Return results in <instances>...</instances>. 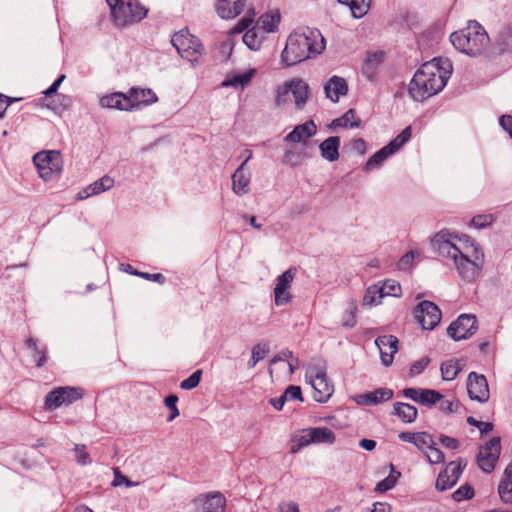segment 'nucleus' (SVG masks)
I'll return each instance as SVG.
<instances>
[{"label":"nucleus","instance_id":"1","mask_svg":"<svg viewBox=\"0 0 512 512\" xmlns=\"http://www.w3.org/2000/svg\"><path fill=\"white\" fill-rule=\"evenodd\" d=\"M448 230H441L431 240V245L441 254L446 253L452 258L460 277L467 281H474L481 273L484 261V253L479 245L470 244L463 248L446 239Z\"/></svg>","mask_w":512,"mask_h":512},{"label":"nucleus","instance_id":"2","mask_svg":"<svg viewBox=\"0 0 512 512\" xmlns=\"http://www.w3.org/2000/svg\"><path fill=\"white\" fill-rule=\"evenodd\" d=\"M452 63L448 59L434 58L421 65L408 85V93L422 102L439 93L452 74Z\"/></svg>","mask_w":512,"mask_h":512},{"label":"nucleus","instance_id":"3","mask_svg":"<svg viewBox=\"0 0 512 512\" xmlns=\"http://www.w3.org/2000/svg\"><path fill=\"white\" fill-rule=\"evenodd\" d=\"M324 49L325 39L320 31L307 27L303 31H294L289 35L281 60L286 66H293L316 57Z\"/></svg>","mask_w":512,"mask_h":512},{"label":"nucleus","instance_id":"4","mask_svg":"<svg viewBox=\"0 0 512 512\" xmlns=\"http://www.w3.org/2000/svg\"><path fill=\"white\" fill-rule=\"evenodd\" d=\"M450 41L458 51L471 57H476L485 52L490 38L479 22L470 20L465 28L455 31L450 35Z\"/></svg>","mask_w":512,"mask_h":512},{"label":"nucleus","instance_id":"5","mask_svg":"<svg viewBox=\"0 0 512 512\" xmlns=\"http://www.w3.org/2000/svg\"><path fill=\"white\" fill-rule=\"evenodd\" d=\"M116 26L125 27L144 19L148 10L139 0H107Z\"/></svg>","mask_w":512,"mask_h":512},{"label":"nucleus","instance_id":"6","mask_svg":"<svg viewBox=\"0 0 512 512\" xmlns=\"http://www.w3.org/2000/svg\"><path fill=\"white\" fill-rule=\"evenodd\" d=\"M33 163L39 176L44 181H50L60 176L62 171V156L59 151H40L33 156Z\"/></svg>","mask_w":512,"mask_h":512},{"label":"nucleus","instance_id":"7","mask_svg":"<svg viewBox=\"0 0 512 512\" xmlns=\"http://www.w3.org/2000/svg\"><path fill=\"white\" fill-rule=\"evenodd\" d=\"M412 135L411 126L404 128L394 139L387 145L375 152L365 163L364 172H370L374 168L379 167L388 157L395 154L404 144H406Z\"/></svg>","mask_w":512,"mask_h":512},{"label":"nucleus","instance_id":"8","mask_svg":"<svg viewBox=\"0 0 512 512\" xmlns=\"http://www.w3.org/2000/svg\"><path fill=\"white\" fill-rule=\"evenodd\" d=\"M171 43L181 57L191 62L196 61L204 51L200 40L190 34L187 28L176 32L171 38Z\"/></svg>","mask_w":512,"mask_h":512},{"label":"nucleus","instance_id":"9","mask_svg":"<svg viewBox=\"0 0 512 512\" xmlns=\"http://www.w3.org/2000/svg\"><path fill=\"white\" fill-rule=\"evenodd\" d=\"M335 439V433L327 427L308 428L303 430V434L294 441L290 452L295 454L310 444H333Z\"/></svg>","mask_w":512,"mask_h":512},{"label":"nucleus","instance_id":"10","mask_svg":"<svg viewBox=\"0 0 512 512\" xmlns=\"http://www.w3.org/2000/svg\"><path fill=\"white\" fill-rule=\"evenodd\" d=\"M501 453V438L492 437L479 449L477 454V464L485 473H491L496 466Z\"/></svg>","mask_w":512,"mask_h":512},{"label":"nucleus","instance_id":"11","mask_svg":"<svg viewBox=\"0 0 512 512\" xmlns=\"http://www.w3.org/2000/svg\"><path fill=\"white\" fill-rule=\"evenodd\" d=\"M478 329V320L475 315L461 314L447 328V334L454 340L460 341L468 339L476 333Z\"/></svg>","mask_w":512,"mask_h":512},{"label":"nucleus","instance_id":"12","mask_svg":"<svg viewBox=\"0 0 512 512\" xmlns=\"http://www.w3.org/2000/svg\"><path fill=\"white\" fill-rule=\"evenodd\" d=\"M442 313L432 301L424 300L415 308V318L424 330H433L441 321Z\"/></svg>","mask_w":512,"mask_h":512},{"label":"nucleus","instance_id":"13","mask_svg":"<svg viewBox=\"0 0 512 512\" xmlns=\"http://www.w3.org/2000/svg\"><path fill=\"white\" fill-rule=\"evenodd\" d=\"M467 392L471 400L486 403L489 400V386L482 374L471 372L467 379Z\"/></svg>","mask_w":512,"mask_h":512},{"label":"nucleus","instance_id":"14","mask_svg":"<svg viewBox=\"0 0 512 512\" xmlns=\"http://www.w3.org/2000/svg\"><path fill=\"white\" fill-rule=\"evenodd\" d=\"M398 338L394 335H382L376 338L375 344L380 349L382 364L390 366L393 362V356L398 351Z\"/></svg>","mask_w":512,"mask_h":512},{"label":"nucleus","instance_id":"15","mask_svg":"<svg viewBox=\"0 0 512 512\" xmlns=\"http://www.w3.org/2000/svg\"><path fill=\"white\" fill-rule=\"evenodd\" d=\"M246 152H248V157L243 160L241 165L232 175V189L237 195H244L249 192L250 173L246 172L244 167L252 157V151L247 149Z\"/></svg>","mask_w":512,"mask_h":512},{"label":"nucleus","instance_id":"16","mask_svg":"<svg viewBox=\"0 0 512 512\" xmlns=\"http://www.w3.org/2000/svg\"><path fill=\"white\" fill-rule=\"evenodd\" d=\"M129 105L132 106V110L140 109L142 107L151 105L157 102V95L151 89H141L132 87L127 92Z\"/></svg>","mask_w":512,"mask_h":512},{"label":"nucleus","instance_id":"17","mask_svg":"<svg viewBox=\"0 0 512 512\" xmlns=\"http://www.w3.org/2000/svg\"><path fill=\"white\" fill-rule=\"evenodd\" d=\"M311 384L314 389L313 398L319 403L327 402L334 392V387L328 382L324 371L317 372Z\"/></svg>","mask_w":512,"mask_h":512},{"label":"nucleus","instance_id":"18","mask_svg":"<svg viewBox=\"0 0 512 512\" xmlns=\"http://www.w3.org/2000/svg\"><path fill=\"white\" fill-rule=\"evenodd\" d=\"M394 392L389 388H377L373 391L359 394L355 400L359 405L371 406L392 399Z\"/></svg>","mask_w":512,"mask_h":512},{"label":"nucleus","instance_id":"19","mask_svg":"<svg viewBox=\"0 0 512 512\" xmlns=\"http://www.w3.org/2000/svg\"><path fill=\"white\" fill-rule=\"evenodd\" d=\"M114 186V179L109 175H104L92 184L88 185L76 194V200H85L91 196L98 195L110 190Z\"/></svg>","mask_w":512,"mask_h":512},{"label":"nucleus","instance_id":"20","mask_svg":"<svg viewBox=\"0 0 512 512\" xmlns=\"http://www.w3.org/2000/svg\"><path fill=\"white\" fill-rule=\"evenodd\" d=\"M324 92L328 99L336 103L347 94L348 84L344 78L334 75L324 85Z\"/></svg>","mask_w":512,"mask_h":512},{"label":"nucleus","instance_id":"21","mask_svg":"<svg viewBox=\"0 0 512 512\" xmlns=\"http://www.w3.org/2000/svg\"><path fill=\"white\" fill-rule=\"evenodd\" d=\"M247 0H218L216 4L217 14L222 19H231L240 15Z\"/></svg>","mask_w":512,"mask_h":512},{"label":"nucleus","instance_id":"22","mask_svg":"<svg viewBox=\"0 0 512 512\" xmlns=\"http://www.w3.org/2000/svg\"><path fill=\"white\" fill-rule=\"evenodd\" d=\"M317 132V127L313 120L294 127V129L285 136L286 142L299 143L312 137Z\"/></svg>","mask_w":512,"mask_h":512},{"label":"nucleus","instance_id":"23","mask_svg":"<svg viewBox=\"0 0 512 512\" xmlns=\"http://www.w3.org/2000/svg\"><path fill=\"white\" fill-rule=\"evenodd\" d=\"M25 346L31 351V358L33 359L37 368L43 367L48 360V347L45 344H39L38 339L28 337L25 340Z\"/></svg>","mask_w":512,"mask_h":512},{"label":"nucleus","instance_id":"24","mask_svg":"<svg viewBox=\"0 0 512 512\" xmlns=\"http://www.w3.org/2000/svg\"><path fill=\"white\" fill-rule=\"evenodd\" d=\"M289 91L292 93L297 109L301 110L308 99L309 85L303 79H292L288 82Z\"/></svg>","mask_w":512,"mask_h":512},{"label":"nucleus","instance_id":"25","mask_svg":"<svg viewBox=\"0 0 512 512\" xmlns=\"http://www.w3.org/2000/svg\"><path fill=\"white\" fill-rule=\"evenodd\" d=\"M102 107L118 109L121 111H132V106L129 105L127 93L115 92L106 95L100 99Z\"/></svg>","mask_w":512,"mask_h":512},{"label":"nucleus","instance_id":"26","mask_svg":"<svg viewBox=\"0 0 512 512\" xmlns=\"http://www.w3.org/2000/svg\"><path fill=\"white\" fill-rule=\"evenodd\" d=\"M195 502H202L200 509L204 512H223L226 499L220 492H215L204 499L198 498Z\"/></svg>","mask_w":512,"mask_h":512},{"label":"nucleus","instance_id":"27","mask_svg":"<svg viewBox=\"0 0 512 512\" xmlns=\"http://www.w3.org/2000/svg\"><path fill=\"white\" fill-rule=\"evenodd\" d=\"M340 138L338 136H330L320 145L321 156L329 162L337 161L339 158Z\"/></svg>","mask_w":512,"mask_h":512},{"label":"nucleus","instance_id":"28","mask_svg":"<svg viewBox=\"0 0 512 512\" xmlns=\"http://www.w3.org/2000/svg\"><path fill=\"white\" fill-rule=\"evenodd\" d=\"M392 414L404 423H413L418 417V409L409 403L395 402Z\"/></svg>","mask_w":512,"mask_h":512},{"label":"nucleus","instance_id":"29","mask_svg":"<svg viewBox=\"0 0 512 512\" xmlns=\"http://www.w3.org/2000/svg\"><path fill=\"white\" fill-rule=\"evenodd\" d=\"M361 125L360 119H355V110L349 109L342 116L332 120L331 128H358Z\"/></svg>","mask_w":512,"mask_h":512},{"label":"nucleus","instance_id":"30","mask_svg":"<svg viewBox=\"0 0 512 512\" xmlns=\"http://www.w3.org/2000/svg\"><path fill=\"white\" fill-rule=\"evenodd\" d=\"M280 22V15L277 12L276 14H264L260 16L257 21L256 26L261 30L262 34L271 33L276 31L278 24Z\"/></svg>","mask_w":512,"mask_h":512},{"label":"nucleus","instance_id":"31","mask_svg":"<svg viewBox=\"0 0 512 512\" xmlns=\"http://www.w3.org/2000/svg\"><path fill=\"white\" fill-rule=\"evenodd\" d=\"M255 70L250 69L244 73L240 74H234L232 76H229L227 79H225L222 83L223 86L228 87L232 86L234 88L241 87L248 85L254 76Z\"/></svg>","mask_w":512,"mask_h":512},{"label":"nucleus","instance_id":"32","mask_svg":"<svg viewBox=\"0 0 512 512\" xmlns=\"http://www.w3.org/2000/svg\"><path fill=\"white\" fill-rule=\"evenodd\" d=\"M270 352L269 342H261L253 346L251 351V357L247 362L249 369L254 368L257 363L264 359Z\"/></svg>","mask_w":512,"mask_h":512},{"label":"nucleus","instance_id":"33","mask_svg":"<svg viewBox=\"0 0 512 512\" xmlns=\"http://www.w3.org/2000/svg\"><path fill=\"white\" fill-rule=\"evenodd\" d=\"M263 38L264 34L261 33V30L257 26H254L245 32L243 42L249 49L258 50L261 47Z\"/></svg>","mask_w":512,"mask_h":512},{"label":"nucleus","instance_id":"34","mask_svg":"<svg viewBox=\"0 0 512 512\" xmlns=\"http://www.w3.org/2000/svg\"><path fill=\"white\" fill-rule=\"evenodd\" d=\"M442 379L445 381L454 380L459 372L462 370V366L460 365L458 360H448L441 364L440 367Z\"/></svg>","mask_w":512,"mask_h":512},{"label":"nucleus","instance_id":"35","mask_svg":"<svg viewBox=\"0 0 512 512\" xmlns=\"http://www.w3.org/2000/svg\"><path fill=\"white\" fill-rule=\"evenodd\" d=\"M443 399V395L434 389H427L422 388L420 397H419V404L431 407L441 401Z\"/></svg>","mask_w":512,"mask_h":512},{"label":"nucleus","instance_id":"36","mask_svg":"<svg viewBox=\"0 0 512 512\" xmlns=\"http://www.w3.org/2000/svg\"><path fill=\"white\" fill-rule=\"evenodd\" d=\"M65 404L60 387L53 389L45 396L44 407L46 410H54Z\"/></svg>","mask_w":512,"mask_h":512},{"label":"nucleus","instance_id":"37","mask_svg":"<svg viewBox=\"0 0 512 512\" xmlns=\"http://www.w3.org/2000/svg\"><path fill=\"white\" fill-rule=\"evenodd\" d=\"M297 268L296 267H290L288 270L283 272L281 275H279L276 278V285L275 288H278L279 291L282 289L289 290L291 287V284L296 276Z\"/></svg>","mask_w":512,"mask_h":512},{"label":"nucleus","instance_id":"38","mask_svg":"<svg viewBox=\"0 0 512 512\" xmlns=\"http://www.w3.org/2000/svg\"><path fill=\"white\" fill-rule=\"evenodd\" d=\"M380 295L379 298H383L384 296H394L399 297L401 296L402 289L399 282L395 280H385L383 285L379 287Z\"/></svg>","mask_w":512,"mask_h":512},{"label":"nucleus","instance_id":"39","mask_svg":"<svg viewBox=\"0 0 512 512\" xmlns=\"http://www.w3.org/2000/svg\"><path fill=\"white\" fill-rule=\"evenodd\" d=\"M371 0H352L350 10L354 18L360 19L369 11Z\"/></svg>","mask_w":512,"mask_h":512},{"label":"nucleus","instance_id":"40","mask_svg":"<svg viewBox=\"0 0 512 512\" xmlns=\"http://www.w3.org/2000/svg\"><path fill=\"white\" fill-rule=\"evenodd\" d=\"M465 466L466 463L462 465V459L459 458L458 460L451 461L450 463H448L444 471L446 472V474H449L451 480L454 482V484H456Z\"/></svg>","mask_w":512,"mask_h":512},{"label":"nucleus","instance_id":"41","mask_svg":"<svg viewBox=\"0 0 512 512\" xmlns=\"http://www.w3.org/2000/svg\"><path fill=\"white\" fill-rule=\"evenodd\" d=\"M414 445L422 451L424 454L426 453V450L431 448L432 445H435V442L432 438V436L428 432H416Z\"/></svg>","mask_w":512,"mask_h":512},{"label":"nucleus","instance_id":"42","mask_svg":"<svg viewBox=\"0 0 512 512\" xmlns=\"http://www.w3.org/2000/svg\"><path fill=\"white\" fill-rule=\"evenodd\" d=\"M474 495V488L469 483H465L453 492L452 498L456 502H462L464 500L472 499Z\"/></svg>","mask_w":512,"mask_h":512},{"label":"nucleus","instance_id":"43","mask_svg":"<svg viewBox=\"0 0 512 512\" xmlns=\"http://www.w3.org/2000/svg\"><path fill=\"white\" fill-rule=\"evenodd\" d=\"M499 496L505 504L512 503V480L502 478L498 485Z\"/></svg>","mask_w":512,"mask_h":512},{"label":"nucleus","instance_id":"44","mask_svg":"<svg viewBox=\"0 0 512 512\" xmlns=\"http://www.w3.org/2000/svg\"><path fill=\"white\" fill-rule=\"evenodd\" d=\"M65 404H71L83 397V390L75 387H60Z\"/></svg>","mask_w":512,"mask_h":512},{"label":"nucleus","instance_id":"45","mask_svg":"<svg viewBox=\"0 0 512 512\" xmlns=\"http://www.w3.org/2000/svg\"><path fill=\"white\" fill-rule=\"evenodd\" d=\"M177 402H178V396L175 394H170V395L166 396L164 399V404L170 411V414L167 417L168 422L173 421L180 414L179 409L177 407Z\"/></svg>","mask_w":512,"mask_h":512},{"label":"nucleus","instance_id":"46","mask_svg":"<svg viewBox=\"0 0 512 512\" xmlns=\"http://www.w3.org/2000/svg\"><path fill=\"white\" fill-rule=\"evenodd\" d=\"M203 371L201 369H198L194 371L188 378L184 379L180 383V388L183 390H192L196 388L202 378Z\"/></svg>","mask_w":512,"mask_h":512},{"label":"nucleus","instance_id":"47","mask_svg":"<svg viewBox=\"0 0 512 512\" xmlns=\"http://www.w3.org/2000/svg\"><path fill=\"white\" fill-rule=\"evenodd\" d=\"M380 290L377 285L368 287L363 298L364 305H377L381 302L382 298H379Z\"/></svg>","mask_w":512,"mask_h":512},{"label":"nucleus","instance_id":"48","mask_svg":"<svg viewBox=\"0 0 512 512\" xmlns=\"http://www.w3.org/2000/svg\"><path fill=\"white\" fill-rule=\"evenodd\" d=\"M454 485L455 484L451 480L449 474H446L444 470L439 473L435 484V487L438 491H446L447 489H450Z\"/></svg>","mask_w":512,"mask_h":512},{"label":"nucleus","instance_id":"49","mask_svg":"<svg viewBox=\"0 0 512 512\" xmlns=\"http://www.w3.org/2000/svg\"><path fill=\"white\" fill-rule=\"evenodd\" d=\"M429 450L431 454L425 453L424 456L430 464H440L444 462L445 455L439 448L436 447V444L432 445Z\"/></svg>","mask_w":512,"mask_h":512},{"label":"nucleus","instance_id":"50","mask_svg":"<svg viewBox=\"0 0 512 512\" xmlns=\"http://www.w3.org/2000/svg\"><path fill=\"white\" fill-rule=\"evenodd\" d=\"M397 482V477L392 474L388 475L386 478L381 480L376 484L375 492L384 493L390 489H392Z\"/></svg>","mask_w":512,"mask_h":512},{"label":"nucleus","instance_id":"51","mask_svg":"<svg viewBox=\"0 0 512 512\" xmlns=\"http://www.w3.org/2000/svg\"><path fill=\"white\" fill-rule=\"evenodd\" d=\"M255 11L254 8H250L247 14L239 20L235 27V32L241 33L247 29L254 21Z\"/></svg>","mask_w":512,"mask_h":512},{"label":"nucleus","instance_id":"52","mask_svg":"<svg viewBox=\"0 0 512 512\" xmlns=\"http://www.w3.org/2000/svg\"><path fill=\"white\" fill-rule=\"evenodd\" d=\"M467 423L471 426L477 427L480 430L481 435L488 434L494 428L492 422H483L476 420L474 417L469 416L467 418Z\"/></svg>","mask_w":512,"mask_h":512},{"label":"nucleus","instance_id":"53","mask_svg":"<svg viewBox=\"0 0 512 512\" xmlns=\"http://www.w3.org/2000/svg\"><path fill=\"white\" fill-rule=\"evenodd\" d=\"M293 298V295L289 290L282 289L279 291L278 288H274V301L277 306H282L289 303Z\"/></svg>","mask_w":512,"mask_h":512},{"label":"nucleus","instance_id":"54","mask_svg":"<svg viewBox=\"0 0 512 512\" xmlns=\"http://www.w3.org/2000/svg\"><path fill=\"white\" fill-rule=\"evenodd\" d=\"M430 358L428 356L422 357L421 359L415 361L409 370L410 376H416L421 374L425 368L429 365Z\"/></svg>","mask_w":512,"mask_h":512},{"label":"nucleus","instance_id":"55","mask_svg":"<svg viewBox=\"0 0 512 512\" xmlns=\"http://www.w3.org/2000/svg\"><path fill=\"white\" fill-rule=\"evenodd\" d=\"M284 397L287 401L298 400L303 402L302 390L300 386L290 385L283 392Z\"/></svg>","mask_w":512,"mask_h":512},{"label":"nucleus","instance_id":"56","mask_svg":"<svg viewBox=\"0 0 512 512\" xmlns=\"http://www.w3.org/2000/svg\"><path fill=\"white\" fill-rule=\"evenodd\" d=\"M289 93H290V91H289L288 82L285 83L283 86L278 87V89L276 91V96H275L276 106H281V105L285 104L287 102Z\"/></svg>","mask_w":512,"mask_h":512},{"label":"nucleus","instance_id":"57","mask_svg":"<svg viewBox=\"0 0 512 512\" xmlns=\"http://www.w3.org/2000/svg\"><path fill=\"white\" fill-rule=\"evenodd\" d=\"M493 221L492 215H476L471 219V224L475 228H485Z\"/></svg>","mask_w":512,"mask_h":512},{"label":"nucleus","instance_id":"58","mask_svg":"<svg viewBox=\"0 0 512 512\" xmlns=\"http://www.w3.org/2000/svg\"><path fill=\"white\" fill-rule=\"evenodd\" d=\"M439 441L445 448L451 450H456L460 446V442L458 439L447 436L445 434H440Z\"/></svg>","mask_w":512,"mask_h":512},{"label":"nucleus","instance_id":"59","mask_svg":"<svg viewBox=\"0 0 512 512\" xmlns=\"http://www.w3.org/2000/svg\"><path fill=\"white\" fill-rule=\"evenodd\" d=\"M449 236H446L445 238L446 239H449L450 241L452 239H457L461 245L459 246L460 248H463L465 246H468L470 244H473V245H478L470 236H468L467 234H461V235H458V234H454V233H450L449 232Z\"/></svg>","mask_w":512,"mask_h":512},{"label":"nucleus","instance_id":"60","mask_svg":"<svg viewBox=\"0 0 512 512\" xmlns=\"http://www.w3.org/2000/svg\"><path fill=\"white\" fill-rule=\"evenodd\" d=\"M356 311H357V306L354 303H352L350 305V308L346 311L348 313V317L343 322L344 327L353 328L356 325V323H357Z\"/></svg>","mask_w":512,"mask_h":512},{"label":"nucleus","instance_id":"61","mask_svg":"<svg viewBox=\"0 0 512 512\" xmlns=\"http://www.w3.org/2000/svg\"><path fill=\"white\" fill-rule=\"evenodd\" d=\"M422 388H405L399 392V395H402L406 398H409L417 403H419V397L421 393Z\"/></svg>","mask_w":512,"mask_h":512},{"label":"nucleus","instance_id":"62","mask_svg":"<svg viewBox=\"0 0 512 512\" xmlns=\"http://www.w3.org/2000/svg\"><path fill=\"white\" fill-rule=\"evenodd\" d=\"M350 147L354 152L364 155L366 153V142L362 138L353 139L350 142Z\"/></svg>","mask_w":512,"mask_h":512},{"label":"nucleus","instance_id":"63","mask_svg":"<svg viewBox=\"0 0 512 512\" xmlns=\"http://www.w3.org/2000/svg\"><path fill=\"white\" fill-rule=\"evenodd\" d=\"M413 259H414V252L413 251L407 252L400 258V260L398 262L399 268L401 270H406V269L410 268L413 263Z\"/></svg>","mask_w":512,"mask_h":512},{"label":"nucleus","instance_id":"64","mask_svg":"<svg viewBox=\"0 0 512 512\" xmlns=\"http://www.w3.org/2000/svg\"><path fill=\"white\" fill-rule=\"evenodd\" d=\"M499 124L503 130H505L509 136L512 138V116L511 115H502L499 118Z\"/></svg>","mask_w":512,"mask_h":512}]
</instances>
